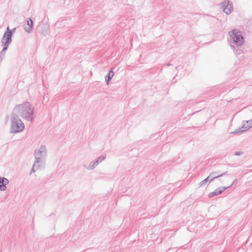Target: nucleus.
Listing matches in <instances>:
<instances>
[{
  "label": "nucleus",
  "mask_w": 252,
  "mask_h": 252,
  "mask_svg": "<svg viewBox=\"0 0 252 252\" xmlns=\"http://www.w3.org/2000/svg\"><path fill=\"white\" fill-rule=\"evenodd\" d=\"M243 124H245V126H247V124H246V123L245 122H243Z\"/></svg>",
  "instance_id": "obj_22"
},
{
  "label": "nucleus",
  "mask_w": 252,
  "mask_h": 252,
  "mask_svg": "<svg viewBox=\"0 0 252 252\" xmlns=\"http://www.w3.org/2000/svg\"><path fill=\"white\" fill-rule=\"evenodd\" d=\"M223 11L227 15L231 13L233 10V3L230 0H225L220 3Z\"/></svg>",
  "instance_id": "obj_7"
},
{
  "label": "nucleus",
  "mask_w": 252,
  "mask_h": 252,
  "mask_svg": "<svg viewBox=\"0 0 252 252\" xmlns=\"http://www.w3.org/2000/svg\"><path fill=\"white\" fill-rule=\"evenodd\" d=\"M34 108L29 102L26 101L21 104L15 105L14 112L19 117L32 122L34 119Z\"/></svg>",
  "instance_id": "obj_1"
},
{
  "label": "nucleus",
  "mask_w": 252,
  "mask_h": 252,
  "mask_svg": "<svg viewBox=\"0 0 252 252\" xmlns=\"http://www.w3.org/2000/svg\"><path fill=\"white\" fill-rule=\"evenodd\" d=\"M49 29V26L46 24H43L37 27V30L39 31L40 34L46 36Z\"/></svg>",
  "instance_id": "obj_10"
},
{
  "label": "nucleus",
  "mask_w": 252,
  "mask_h": 252,
  "mask_svg": "<svg viewBox=\"0 0 252 252\" xmlns=\"http://www.w3.org/2000/svg\"><path fill=\"white\" fill-rule=\"evenodd\" d=\"M106 158V155H103L102 156H100L95 160L97 161V164H98L102 161H103Z\"/></svg>",
  "instance_id": "obj_16"
},
{
  "label": "nucleus",
  "mask_w": 252,
  "mask_h": 252,
  "mask_svg": "<svg viewBox=\"0 0 252 252\" xmlns=\"http://www.w3.org/2000/svg\"><path fill=\"white\" fill-rule=\"evenodd\" d=\"M228 35L230 37V40L237 46H241L244 43V37L240 31L233 30L228 32Z\"/></svg>",
  "instance_id": "obj_5"
},
{
  "label": "nucleus",
  "mask_w": 252,
  "mask_h": 252,
  "mask_svg": "<svg viewBox=\"0 0 252 252\" xmlns=\"http://www.w3.org/2000/svg\"><path fill=\"white\" fill-rule=\"evenodd\" d=\"M219 173V171H213L211 173L209 176H208L206 179L202 181L199 183V187L201 186H205L207 182H211L214 180L219 178L220 176H218V174Z\"/></svg>",
  "instance_id": "obj_6"
},
{
  "label": "nucleus",
  "mask_w": 252,
  "mask_h": 252,
  "mask_svg": "<svg viewBox=\"0 0 252 252\" xmlns=\"http://www.w3.org/2000/svg\"><path fill=\"white\" fill-rule=\"evenodd\" d=\"M27 26L24 28V29L26 32L30 33H31L33 31V23L32 19L29 18L27 21Z\"/></svg>",
  "instance_id": "obj_12"
},
{
  "label": "nucleus",
  "mask_w": 252,
  "mask_h": 252,
  "mask_svg": "<svg viewBox=\"0 0 252 252\" xmlns=\"http://www.w3.org/2000/svg\"><path fill=\"white\" fill-rule=\"evenodd\" d=\"M243 153H244L243 152H241V151L236 152L234 154V155L237 156H241V155H243Z\"/></svg>",
  "instance_id": "obj_17"
},
{
  "label": "nucleus",
  "mask_w": 252,
  "mask_h": 252,
  "mask_svg": "<svg viewBox=\"0 0 252 252\" xmlns=\"http://www.w3.org/2000/svg\"><path fill=\"white\" fill-rule=\"evenodd\" d=\"M171 65V64L170 63H167V64H166V65H167V66H170V65Z\"/></svg>",
  "instance_id": "obj_21"
},
{
  "label": "nucleus",
  "mask_w": 252,
  "mask_h": 252,
  "mask_svg": "<svg viewBox=\"0 0 252 252\" xmlns=\"http://www.w3.org/2000/svg\"><path fill=\"white\" fill-rule=\"evenodd\" d=\"M12 32L9 27H7L6 31L4 32L1 38V43L3 49L0 52V59L1 62L5 57L6 51H7L9 45L12 42Z\"/></svg>",
  "instance_id": "obj_2"
},
{
  "label": "nucleus",
  "mask_w": 252,
  "mask_h": 252,
  "mask_svg": "<svg viewBox=\"0 0 252 252\" xmlns=\"http://www.w3.org/2000/svg\"><path fill=\"white\" fill-rule=\"evenodd\" d=\"M15 30H16V28H13V29L12 30V31H11V30H10V31H11V32H12H12H14Z\"/></svg>",
  "instance_id": "obj_19"
},
{
  "label": "nucleus",
  "mask_w": 252,
  "mask_h": 252,
  "mask_svg": "<svg viewBox=\"0 0 252 252\" xmlns=\"http://www.w3.org/2000/svg\"><path fill=\"white\" fill-rule=\"evenodd\" d=\"M98 164L95 160H93L89 163V166L86 168L89 170H92L97 166Z\"/></svg>",
  "instance_id": "obj_14"
},
{
  "label": "nucleus",
  "mask_w": 252,
  "mask_h": 252,
  "mask_svg": "<svg viewBox=\"0 0 252 252\" xmlns=\"http://www.w3.org/2000/svg\"><path fill=\"white\" fill-rule=\"evenodd\" d=\"M9 183V180L5 177H0V190L5 191L6 189V185Z\"/></svg>",
  "instance_id": "obj_11"
},
{
  "label": "nucleus",
  "mask_w": 252,
  "mask_h": 252,
  "mask_svg": "<svg viewBox=\"0 0 252 252\" xmlns=\"http://www.w3.org/2000/svg\"><path fill=\"white\" fill-rule=\"evenodd\" d=\"M227 174V171H226L222 174H220V172L219 171V173L218 175V176H220V177H221L223 175H225Z\"/></svg>",
  "instance_id": "obj_18"
},
{
  "label": "nucleus",
  "mask_w": 252,
  "mask_h": 252,
  "mask_svg": "<svg viewBox=\"0 0 252 252\" xmlns=\"http://www.w3.org/2000/svg\"><path fill=\"white\" fill-rule=\"evenodd\" d=\"M235 181H236V180H235L232 183V184L228 187H219V188H217L216 189H215L214 190V191L209 193L208 195V196L209 197V198H212V197H214V196H216L219 194H220L224 190H225L226 189L231 187L234 184Z\"/></svg>",
  "instance_id": "obj_8"
},
{
  "label": "nucleus",
  "mask_w": 252,
  "mask_h": 252,
  "mask_svg": "<svg viewBox=\"0 0 252 252\" xmlns=\"http://www.w3.org/2000/svg\"><path fill=\"white\" fill-rule=\"evenodd\" d=\"M114 74V72L113 71L112 69H111L105 77V81L107 85L109 84V82H110L111 79L113 77Z\"/></svg>",
  "instance_id": "obj_13"
},
{
  "label": "nucleus",
  "mask_w": 252,
  "mask_h": 252,
  "mask_svg": "<svg viewBox=\"0 0 252 252\" xmlns=\"http://www.w3.org/2000/svg\"><path fill=\"white\" fill-rule=\"evenodd\" d=\"M25 128L24 124L19 117L15 113H12L11 118V132L16 133L22 131Z\"/></svg>",
  "instance_id": "obj_3"
},
{
  "label": "nucleus",
  "mask_w": 252,
  "mask_h": 252,
  "mask_svg": "<svg viewBox=\"0 0 252 252\" xmlns=\"http://www.w3.org/2000/svg\"><path fill=\"white\" fill-rule=\"evenodd\" d=\"M231 47L232 48H234V45H232V44H231Z\"/></svg>",
  "instance_id": "obj_20"
},
{
  "label": "nucleus",
  "mask_w": 252,
  "mask_h": 252,
  "mask_svg": "<svg viewBox=\"0 0 252 252\" xmlns=\"http://www.w3.org/2000/svg\"><path fill=\"white\" fill-rule=\"evenodd\" d=\"M244 122L247 124V126H245V124H244L242 126L238 129L235 130L231 133L233 134H236L237 133L243 132L247 131L250 127L252 126V119L249 121H244Z\"/></svg>",
  "instance_id": "obj_9"
},
{
  "label": "nucleus",
  "mask_w": 252,
  "mask_h": 252,
  "mask_svg": "<svg viewBox=\"0 0 252 252\" xmlns=\"http://www.w3.org/2000/svg\"><path fill=\"white\" fill-rule=\"evenodd\" d=\"M47 154V150L45 145H41L38 149L35 150L34 153L35 165L40 164L45 166V160Z\"/></svg>",
  "instance_id": "obj_4"
},
{
  "label": "nucleus",
  "mask_w": 252,
  "mask_h": 252,
  "mask_svg": "<svg viewBox=\"0 0 252 252\" xmlns=\"http://www.w3.org/2000/svg\"><path fill=\"white\" fill-rule=\"evenodd\" d=\"M44 166L41 165V164H37L36 165H35V162H34V164L32 166V171H31V172L30 173V174H32V172H35V170H37L39 168H44Z\"/></svg>",
  "instance_id": "obj_15"
}]
</instances>
